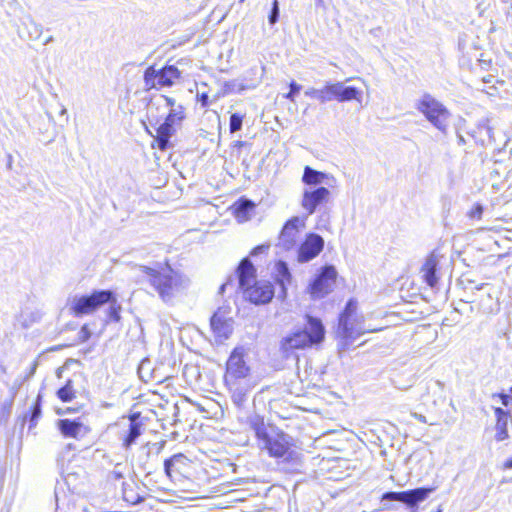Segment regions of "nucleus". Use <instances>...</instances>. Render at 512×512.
<instances>
[{
	"label": "nucleus",
	"mask_w": 512,
	"mask_h": 512,
	"mask_svg": "<svg viewBox=\"0 0 512 512\" xmlns=\"http://www.w3.org/2000/svg\"><path fill=\"white\" fill-rule=\"evenodd\" d=\"M248 426L260 451L275 459H293L294 440L276 424L267 422L264 416L254 415L248 419Z\"/></svg>",
	"instance_id": "1"
},
{
	"label": "nucleus",
	"mask_w": 512,
	"mask_h": 512,
	"mask_svg": "<svg viewBox=\"0 0 512 512\" xmlns=\"http://www.w3.org/2000/svg\"><path fill=\"white\" fill-rule=\"evenodd\" d=\"M365 318L359 311L358 301L350 298L340 312L335 329L340 352L348 351L355 339L365 333L382 331L383 328H370L364 325Z\"/></svg>",
	"instance_id": "2"
},
{
	"label": "nucleus",
	"mask_w": 512,
	"mask_h": 512,
	"mask_svg": "<svg viewBox=\"0 0 512 512\" xmlns=\"http://www.w3.org/2000/svg\"><path fill=\"white\" fill-rule=\"evenodd\" d=\"M166 476L178 486L179 492L185 499L196 498L200 492V485L196 482L197 465L182 453L174 454L164 461Z\"/></svg>",
	"instance_id": "3"
},
{
	"label": "nucleus",
	"mask_w": 512,
	"mask_h": 512,
	"mask_svg": "<svg viewBox=\"0 0 512 512\" xmlns=\"http://www.w3.org/2000/svg\"><path fill=\"white\" fill-rule=\"evenodd\" d=\"M159 99L163 101L164 107L168 108L169 111L163 122L156 128L155 134L148 129L146 131L153 138L151 147L164 152L172 146L170 138L177 132L182 122L186 120L187 114L186 107L177 103L175 98L162 94Z\"/></svg>",
	"instance_id": "4"
},
{
	"label": "nucleus",
	"mask_w": 512,
	"mask_h": 512,
	"mask_svg": "<svg viewBox=\"0 0 512 512\" xmlns=\"http://www.w3.org/2000/svg\"><path fill=\"white\" fill-rule=\"evenodd\" d=\"M140 270L148 284L164 302L171 301L182 286V275L173 269L168 259L156 267L141 266Z\"/></svg>",
	"instance_id": "5"
},
{
	"label": "nucleus",
	"mask_w": 512,
	"mask_h": 512,
	"mask_svg": "<svg viewBox=\"0 0 512 512\" xmlns=\"http://www.w3.org/2000/svg\"><path fill=\"white\" fill-rule=\"evenodd\" d=\"M309 329H298L283 337L280 341V350L289 356L296 350H305L324 340L325 329L320 319L308 316Z\"/></svg>",
	"instance_id": "6"
},
{
	"label": "nucleus",
	"mask_w": 512,
	"mask_h": 512,
	"mask_svg": "<svg viewBox=\"0 0 512 512\" xmlns=\"http://www.w3.org/2000/svg\"><path fill=\"white\" fill-rule=\"evenodd\" d=\"M247 349L243 346H236L230 353L225 363L223 382L226 388L233 393L244 395L242 383L251 374V368L246 361Z\"/></svg>",
	"instance_id": "7"
},
{
	"label": "nucleus",
	"mask_w": 512,
	"mask_h": 512,
	"mask_svg": "<svg viewBox=\"0 0 512 512\" xmlns=\"http://www.w3.org/2000/svg\"><path fill=\"white\" fill-rule=\"evenodd\" d=\"M111 300H113L111 290H93L90 294L74 298L69 304V312L74 317L93 314Z\"/></svg>",
	"instance_id": "8"
},
{
	"label": "nucleus",
	"mask_w": 512,
	"mask_h": 512,
	"mask_svg": "<svg viewBox=\"0 0 512 512\" xmlns=\"http://www.w3.org/2000/svg\"><path fill=\"white\" fill-rule=\"evenodd\" d=\"M180 78L181 71L174 65H164L159 69L155 65H150L143 74L144 90H160L171 87Z\"/></svg>",
	"instance_id": "9"
},
{
	"label": "nucleus",
	"mask_w": 512,
	"mask_h": 512,
	"mask_svg": "<svg viewBox=\"0 0 512 512\" xmlns=\"http://www.w3.org/2000/svg\"><path fill=\"white\" fill-rule=\"evenodd\" d=\"M338 272L333 265L321 267L306 288L313 300L323 299L331 294L337 284Z\"/></svg>",
	"instance_id": "10"
},
{
	"label": "nucleus",
	"mask_w": 512,
	"mask_h": 512,
	"mask_svg": "<svg viewBox=\"0 0 512 512\" xmlns=\"http://www.w3.org/2000/svg\"><path fill=\"white\" fill-rule=\"evenodd\" d=\"M417 110L436 128L444 131L450 119L449 110L430 94H424L418 101Z\"/></svg>",
	"instance_id": "11"
},
{
	"label": "nucleus",
	"mask_w": 512,
	"mask_h": 512,
	"mask_svg": "<svg viewBox=\"0 0 512 512\" xmlns=\"http://www.w3.org/2000/svg\"><path fill=\"white\" fill-rule=\"evenodd\" d=\"M434 490V487H420L400 492L389 491L382 494L381 500L398 501L404 503L409 508H414L418 505V503L424 501Z\"/></svg>",
	"instance_id": "12"
},
{
	"label": "nucleus",
	"mask_w": 512,
	"mask_h": 512,
	"mask_svg": "<svg viewBox=\"0 0 512 512\" xmlns=\"http://www.w3.org/2000/svg\"><path fill=\"white\" fill-rule=\"evenodd\" d=\"M246 299L255 305L269 303L274 297V286L268 280H259L243 291Z\"/></svg>",
	"instance_id": "13"
},
{
	"label": "nucleus",
	"mask_w": 512,
	"mask_h": 512,
	"mask_svg": "<svg viewBox=\"0 0 512 512\" xmlns=\"http://www.w3.org/2000/svg\"><path fill=\"white\" fill-rule=\"evenodd\" d=\"M228 308L219 307L210 318V327L218 339H227L233 332V319Z\"/></svg>",
	"instance_id": "14"
},
{
	"label": "nucleus",
	"mask_w": 512,
	"mask_h": 512,
	"mask_svg": "<svg viewBox=\"0 0 512 512\" xmlns=\"http://www.w3.org/2000/svg\"><path fill=\"white\" fill-rule=\"evenodd\" d=\"M323 248V238L316 233H308L298 248L297 260L301 263L308 262L317 257Z\"/></svg>",
	"instance_id": "15"
},
{
	"label": "nucleus",
	"mask_w": 512,
	"mask_h": 512,
	"mask_svg": "<svg viewBox=\"0 0 512 512\" xmlns=\"http://www.w3.org/2000/svg\"><path fill=\"white\" fill-rule=\"evenodd\" d=\"M129 426L126 431L121 433L120 440L124 449L128 450L136 443V440L144 431V424L141 418V412H132L127 416Z\"/></svg>",
	"instance_id": "16"
},
{
	"label": "nucleus",
	"mask_w": 512,
	"mask_h": 512,
	"mask_svg": "<svg viewBox=\"0 0 512 512\" xmlns=\"http://www.w3.org/2000/svg\"><path fill=\"white\" fill-rule=\"evenodd\" d=\"M330 191L326 187H318L314 190L304 191L301 206L309 214H313L317 207L328 202Z\"/></svg>",
	"instance_id": "17"
},
{
	"label": "nucleus",
	"mask_w": 512,
	"mask_h": 512,
	"mask_svg": "<svg viewBox=\"0 0 512 512\" xmlns=\"http://www.w3.org/2000/svg\"><path fill=\"white\" fill-rule=\"evenodd\" d=\"M303 226L304 222L296 216L284 223L279 235L283 248L289 250L296 244L300 228Z\"/></svg>",
	"instance_id": "18"
},
{
	"label": "nucleus",
	"mask_w": 512,
	"mask_h": 512,
	"mask_svg": "<svg viewBox=\"0 0 512 512\" xmlns=\"http://www.w3.org/2000/svg\"><path fill=\"white\" fill-rule=\"evenodd\" d=\"M438 264L437 255L434 252H431L427 255L420 268L421 277L430 288H435L438 284Z\"/></svg>",
	"instance_id": "19"
},
{
	"label": "nucleus",
	"mask_w": 512,
	"mask_h": 512,
	"mask_svg": "<svg viewBox=\"0 0 512 512\" xmlns=\"http://www.w3.org/2000/svg\"><path fill=\"white\" fill-rule=\"evenodd\" d=\"M239 287L242 291L255 283L257 270L248 258H243L236 269Z\"/></svg>",
	"instance_id": "20"
},
{
	"label": "nucleus",
	"mask_w": 512,
	"mask_h": 512,
	"mask_svg": "<svg viewBox=\"0 0 512 512\" xmlns=\"http://www.w3.org/2000/svg\"><path fill=\"white\" fill-rule=\"evenodd\" d=\"M60 433L66 438L77 439L80 435L89 432V428L79 420L60 419L57 423Z\"/></svg>",
	"instance_id": "21"
},
{
	"label": "nucleus",
	"mask_w": 512,
	"mask_h": 512,
	"mask_svg": "<svg viewBox=\"0 0 512 512\" xmlns=\"http://www.w3.org/2000/svg\"><path fill=\"white\" fill-rule=\"evenodd\" d=\"M255 207L253 201L240 198L232 206V214L239 222H245L249 219L250 211Z\"/></svg>",
	"instance_id": "22"
},
{
	"label": "nucleus",
	"mask_w": 512,
	"mask_h": 512,
	"mask_svg": "<svg viewBox=\"0 0 512 512\" xmlns=\"http://www.w3.org/2000/svg\"><path fill=\"white\" fill-rule=\"evenodd\" d=\"M337 83H327L321 89L312 90L307 92V94L313 98H316L322 103L329 102L332 100L337 101Z\"/></svg>",
	"instance_id": "23"
},
{
	"label": "nucleus",
	"mask_w": 512,
	"mask_h": 512,
	"mask_svg": "<svg viewBox=\"0 0 512 512\" xmlns=\"http://www.w3.org/2000/svg\"><path fill=\"white\" fill-rule=\"evenodd\" d=\"M337 101L347 102L351 100H360L361 91L356 87H345L341 82H337Z\"/></svg>",
	"instance_id": "24"
},
{
	"label": "nucleus",
	"mask_w": 512,
	"mask_h": 512,
	"mask_svg": "<svg viewBox=\"0 0 512 512\" xmlns=\"http://www.w3.org/2000/svg\"><path fill=\"white\" fill-rule=\"evenodd\" d=\"M326 174L312 169L309 166L304 168L302 182L309 186H315L322 183L326 179Z\"/></svg>",
	"instance_id": "25"
},
{
	"label": "nucleus",
	"mask_w": 512,
	"mask_h": 512,
	"mask_svg": "<svg viewBox=\"0 0 512 512\" xmlns=\"http://www.w3.org/2000/svg\"><path fill=\"white\" fill-rule=\"evenodd\" d=\"M56 395L63 403L75 400L77 397V391L74 387V382L71 379H68L65 384L57 390Z\"/></svg>",
	"instance_id": "26"
},
{
	"label": "nucleus",
	"mask_w": 512,
	"mask_h": 512,
	"mask_svg": "<svg viewBox=\"0 0 512 512\" xmlns=\"http://www.w3.org/2000/svg\"><path fill=\"white\" fill-rule=\"evenodd\" d=\"M109 308L107 310V317L109 321L118 323L121 320V312H122V306L117 301V297L115 293L113 292V300L108 301Z\"/></svg>",
	"instance_id": "27"
},
{
	"label": "nucleus",
	"mask_w": 512,
	"mask_h": 512,
	"mask_svg": "<svg viewBox=\"0 0 512 512\" xmlns=\"http://www.w3.org/2000/svg\"><path fill=\"white\" fill-rule=\"evenodd\" d=\"M41 403H42L41 396L38 395L35 402L31 405L30 410H29L31 426H34L36 424L37 419L41 415Z\"/></svg>",
	"instance_id": "28"
},
{
	"label": "nucleus",
	"mask_w": 512,
	"mask_h": 512,
	"mask_svg": "<svg viewBox=\"0 0 512 512\" xmlns=\"http://www.w3.org/2000/svg\"><path fill=\"white\" fill-rule=\"evenodd\" d=\"M276 270H277L279 276L281 277L279 280L281 285H284L285 282H290L291 274H290L288 266L285 262H283V261L277 262Z\"/></svg>",
	"instance_id": "29"
},
{
	"label": "nucleus",
	"mask_w": 512,
	"mask_h": 512,
	"mask_svg": "<svg viewBox=\"0 0 512 512\" xmlns=\"http://www.w3.org/2000/svg\"><path fill=\"white\" fill-rule=\"evenodd\" d=\"M493 411L495 414V424H508V421L511 418V413L508 410H504L501 407H495Z\"/></svg>",
	"instance_id": "30"
},
{
	"label": "nucleus",
	"mask_w": 512,
	"mask_h": 512,
	"mask_svg": "<svg viewBox=\"0 0 512 512\" xmlns=\"http://www.w3.org/2000/svg\"><path fill=\"white\" fill-rule=\"evenodd\" d=\"M244 116L238 113H233L229 120V130L231 133L237 132L241 129Z\"/></svg>",
	"instance_id": "31"
},
{
	"label": "nucleus",
	"mask_w": 512,
	"mask_h": 512,
	"mask_svg": "<svg viewBox=\"0 0 512 512\" xmlns=\"http://www.w3.org/2000/svg\"><path fill=\"white\" fill-rule=\"evenodd\" d=\"M495 439L500 442L504 441L509 437L508 433V424L502 423V424H495Z\"/></svg>",
	"instance_id": "32"
},
{
	"label": "nucleus",
	"mask_w": 512,
	"mask_h": 512,
	"mask_svg": "<svg viewBox=\"0 0 512 512\" xmlns=\"http://www.w3.org/2000/svg\"><path fill=\"white\" fill-rule=\"evenodd\" d=\"M492 398H498L501 404L505 407L512 405V386L509 388L508 392H500L492 395Z\"/></svg>",
	"instance_id": "33"
},
{
	"label": "nucleus",
	"mask_w": 512,
	"mask_h": 512,
	"mask_svg": "<svg viewBox=\"0 0 512 512\" xmlns=\"http://www.w3.org/2000/svg\"><path fill=\"white\" fill-rule=\"evenodd\" d=\"M483 214V207L481 204L476 203L472 206V208L468 212V216L470 219L480 220Z\"/></svg>",
	"instance_id": "34"
},
{
	"label": "nucleus",
	"mask_w": 512,
	"mask_h": 512,
	"mask_svg": "<svg viewBox=\"0 0 512 512\" xmlns=\"http://www.w3.org/2000/svg\"><path fill=\"white\" fill-rule=\"evenodd\" d=\"M289 92L284 95V98L294 101L295 94H297L301 90V86L297 84L295 81L290 82L289 84Z\"/></svg>",
	"instance_id": "35"
},
{
	"label": "nucleus",
	"mask_w": 512,
	"mask_h": 512,
	"mask_svg": "<svg viewBox=\"0 0 512 512\" xmlns=\"http://www.w3.org/2000/svg\"><path fill=\"white\" fill-rule=\"evenodd\" d=\"M91 337V332L88 324H84L80 328L79 339L82 343L87 342Z\"/></svg>",
	"instance_id": "36"
},
{
	"label": "nucleus",
	"mask_w": 512,
	"mask_h": 512,
	"mask_svg": "<svg viewBox=\"0 0 512 512\" xmlns=\"http://www.w3.org/2000/svg\"><path fill=\"white\" fill-rule=\"evenodd\" d=\"M277 19H278V1L274 0L272 11H271V14L269 15V22L271 24H274V23H276Z\"/></svg>",
	"instance_id": "37"
},
{
	"label": "nucleus",
	"mask_w": 512,
	"mask_h": 512,
	"mask_svg": "<svg viewBox=\"0 0 512 512\" xmlns=\"http://www.w3.org/2000/svg\"><path fill=\"white\" fill-rule=\"evenodd\" d=\"M198 101L200 102L201 106L206 108L209 106V96L206 92L201 93L197 96Z\"/></svg>",
	"instance_id": "38"
},
{
	"label": "nucleus",
	"mask_w": 512,
	"mask_h": 512,
	"mask_svg": "<svg viewBox=\"0 0 512 512\" xmlns=\"http://www.w3.org/2000/svg\"><path fill=\"white\" fill-rule=\"evenodd\" d=\"M270 248L269 244H261L253 248L251 254L256 255L259 253L267 252Z\"/></svg>",
	"instance_id": "39"
},
{
	"label": "nucleus",
	"mask_w": 512,
	"mask_h": 512,
	"mask_svg": "<svg viewBox=\"0 0 512 512\" xmlns=\"http://www.w3.org/2000/svg\"><path fill=\"white\" fill-rule=\"evenodd\" d=\"M502 469L503 470H511L512 469V456L510 458L506 459L502 463Z\"/></svg>",
	"instance_id": "40"
},
{
	"label": "nucleus",
	"mask_w": 512,
	"mask_h": 512,
	"mask_svg": "<svg viewBox=\"0 0 512 512\" xmlns=\"http://www.w3.org/2000/svg\"><path fill=\"white\" fill-rule=\"evenodd\" d=\"M142 499H143L142 497H137V498H135V499H129V498L126 496V494H124V500H125V501H127V502H129L130 504H133V505H134V504H138V503H140V502L142 501Z\"/></svg>",
	"instance_id": "41"
},
{
	"label": "nucleus",
	"mask_w": 512,
	"mask_h": 512,
	"mask_svg": "<svg viewBox=\"0 0 512 512\" xmlns=\"http://www.w3.org/2000/svg\"><path fill=\"white\" fill-rule=\"evenodd\" d=\"M233 145H234L235 147H237V148H241V147H243V146H245V145H246V142H244V141H235V142L233 143Z\"/></svg>",
	"instance_id": "42"
},
{
	"label": "nucleus",
	"mask_w": 512,
	"mask_h": 512,
	"mask_svg": "<svg viewBox=\"0 0 512 512\" xmlns=\"http://www.w3.org/2000/svg\"><path fill=\"white\" fill-rule=\"evenodd\" d=\"M65 412L66 413H74V412H76V409L72 408V407H68Z\"/></svg>",
	"instance_id": "43"
},
{
	"label": "nucleus",
	"mask_w": 512,
	"mask_h": 512,
	"mask_svg": "<svg viewBox=\"0 0 512 512\" xmlns=\"http://www.w3.org/2000/svg\"><path fill=\"white\" fill-rule=\"evenodd\" d=\"M437 512H441V509H438Z\"/></svg>",
	"instance_id": "44"
}]
</instances>
